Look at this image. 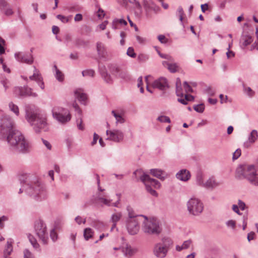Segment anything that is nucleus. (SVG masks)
Instances as JSON below:
<instances>
[{"label": "nucleus", "mask_w": 258, "mask_h": 258, "mask_svg": "<svg viewBox=\"0 0 258 258\" xmlns=\"http://www.w3.org/2000/svg\"><path fill=\"white\" fill-rule=\"evenodd\" d=\"M157 120L161 122H167L170 123L171 120L168 116L165 115H160L157 118Z\"/></svg>", "instance_id": "obj_50"}, {"label": "nucleus", "mask_w": 258, "mask_h": 258, "mask_svg": "<svg viewBox=\"0 0 258 258\" xmlns=\"http://www.w3.org/2000/svg\"><path fill=\"white\" fill-rule=\"evenodd\" d=\"M19 180L26 193L36 200L45 198L44 186L33 175L23 173L19 176Z\"/></svg>", "instance_id": "obj_1"}, {"label": "nucleus", "mask_w": 258, "mask_h": 258, "mask_svg": "<svg viewBox=\"0 0 258 258\" xmlns=\"http://www.w3.org/2000/svg\"><path fill=\"white\" fill-rule=\"evenodd\" d=\"M53 69L55 72V77L59 82H62L64 79V76L62 72L59 70L56 65H54Z\"/></svg>", "instance_id": "obj_32"}, {"label": "nucleus", "mask_w": 258, "mask_h": 258, "mask_svg": "<svg viewBox=\"0 0 258 258\" xmlns=\"http://www.w3.org/2000/svg\"><path fill=\"white\" fill-rule=\"evenodd\" d=\"M67 9L70 12H78L80 11L81 7L78 5H74L68 7Z\"/></svg>", "instance_id": "obj_51"}, {"label": "nucleus", "mask_w": 258, "mask_h": 258, "mask_svg": "<svg viewBox=\"0 0 258 258\" xmlns=\"http://www.w3.org/2000/svg\"><path fill=\"white\" fill-rule=\"evenodd\" d=\"M172 244L171 238L163 237L160 242L155 244L153 250L154 254L158 258L165 257Z\"/></svg>", "instance_id": "obj_5"}, {"label": "nucleus", "mask_w": 258, "mask_h": 258, "mask_svg": "<svg viewBox=\"0 0 258 258\" xmlns=\"http://www.w3.org/2000/svg\"><path fill=\"white\" fill-rule=\"evenodd\" d=\"M219 183L216 181L213 177H210L205 182L203 187L207 188L213 189L219 185Z\"/></svg>", "instance_id": "obj_26"}, {"label": "nucleus", "mask_w": 258, "mask_h": 258, "mask_svg": "<svg viewBox=\"0 0 258 258\" xmlns=\"http://www.w3.org/2000/svg\"><path fill=\"white\" fill-rule=\"evenodd\" d=\"M14 130L13 122L10 116L3 115L0 117V137L5 138L6 136Z\"/></svg>", "instance_id": "obj_10"}, {"label": "nucleus", "mask_w": 258, "mask_h": 258, "mask_svg": "<svg viewBox=\"0 0 258 258\" xmlns=\"http://www.w3.org/2000/svg\"><path fill=\"white\" fill-rule=\"evenodd\" d=\"M24 258H34L31 252L28 249H25L24 251Z\"/></svg>", "instance_id": "obj_59"}, {"label": "nucleus", "mask_w": 258, "mask_h": 258, "mask_svg": "<svg viewBox=\"0 0 258 258\" xmlns=\"http://www.w3.org/2000/svg\"><path fill=\"white\" fill-rule=\"evenodd\" d=\"M206 92L209 95V96H213L215 94V91L213 90L211 87H208L206 90Z\"/></svg>", "instance_id": "obj_63"}, {"label": "nucleus", "mask_w": 258, "mask_h": 258, "mask_svg": "<svg viewBox=\"0 0 258 258\" xmlns=\"http://www.w3.org/2000/svg\"><path fill=\"white\" fill-rule=\"evenodd\" d=\"M133 174L135 175L138 174L141 175L140 179L142 182L146 181L151 186H153L155 188L160 187V183L157 180L151 178L148 174L144 173L141 169L136 170L134 172Z\"/></svg>", "instance_id": "obj_12"}, {"label": "nucleus", "mask_w": 258, "mask_h": 258, "mask_svg": "<svg viewBox=\"0 0 258 258\" xmlns=\"http://www.w3.org/2000/svg\"><path fill=\"white\" fill-rule=\"evenodd\" d=\"M196 182L199 185L203 187L205 182H204L203 175L201 173L199 172L197 173Z\"/></svg>", "instance_id": "obj_45"}, {"label": "nucleus", "mask_w": 258, "mask_h": 258, "mask_svg": "<svg viewBox=\"0 0 258 258\" xmlns=\"http://www.w3.org/2000/svg\"><path fill=\"white\" fill-rule=\"evenodd\" d=\"M150 173L154 176L163 180L165 179V177L163 175L164 174V172L159 169H151L150 170Z\"/></svg>", "instance_id": "obj_29"}, {"label": "nucleus", "mask_w": 258, "mask_h": 258, "mask_svg": "<svg viewBox=\"0 0 258 258\" xmlns=\"http://www.w3.org/2000/svg\"><path fill=\"white\" fill-rule=\"evenodd\" d=\"M73 107L75 108L76 111L78 112L79 116L76 121L77 126L79 130H83L84 129V127L82 125V120L81 117L82 111L81 109L79 108L78 105L76 103H73Z\"/></svg>", "instance_id": "obj_24"}, {"label": "nucleus", "mask_w": 258, "mask_h": 258, "mask_svg": "<svg viewBox=\"0 0 258 258\" xmlns=\"http://www.w3.org/2000/svg\"><path fill=\"white\" fill-rule=\"evenodd\" d=\"M258 139V133L256 130H253L250 132L248 137V141L250 144H253Z\"/></svg>", "instance_id": "obj_30"}, {"label": "nucleus", "mask_w": 258, "mask_h": 258, "mask_svg": "<svg viewBox=\"0 0 258 258\" xmlns=\"http://www.w3.org/2000/svg\"><path fill=\"white\" fill-rule=\"evenodd\" d=\"M111 113L116 120V123H122L124 122V119L119 114L116 113L114 110L111 111Z\"/></svg>", "instance_id": "obj_43"}, {"label": "nucleus", "mask_w": 258, "mask_h": 258, "mask_svg": "<svg viewBox=\"0 0 258 258\" xmlns=\"http://www.w3.org/2000/svg\"><path fill=\"white\" fill-rule=\"evenodd\" d=\"M122 214L120 212L116 213L111 215L110 221L113 223L111 230L116 227L117 222L120 220Z\"/></svg>", "instance_id": "obj_27"}, {"label": "nucleus", "mask_w": 258, "mask_h": 258, "mask_svg": "<svg viewBox=\"0 0 258 258\" xmlns=\"http://www.w3.org/2000/svg\"><path fill=\"white\" fill-rule=\"evenodd\" d=\"M0 11L7 16H12L14 14L10 5L6 0H0Z\"/></svg>", "instance_id": "obj_19"}, {"label": "nucleus", "mask_w": 258, "mask_h": 258, "mask_svg": "<svg viewBox=\"0 0 258 258\" xmlns=\"http://www.w3.org/2000/svg\"><path fill=\"white\" fill-rule=\"evenodd\" d=\"M167 69L170 72L174 73L178 71V66L176 63L172 62L169 64L168 67H167Z\"/></svg>", "instance_id": "obj_42"}, {"label": "nucleus", "mask_w": 258, "mask_h": 258, "mask_svg": "<svg viewBox=\"0 0 258 258\" xmlns=\"http://www.w3.org/2000/svg\"><path fill=\"white\" fill-rule=\"evenodd\" d=\"M97 51L98 55L100 58H106L107 52L104 45L100 42H98L96 44Z\"/></svg>", "instance_id": "obj_23"}, {"label": "nucleus", "mask_w": 258, "mask_h": 258, "mask_svg": "<svg viewBox=\"0 0 258 258\" xmlns=\"http://www.w3.org/2000/svg\"><path fill=\"white\" fill-rule=\"evenodd\" d=\"M126 54L129 56L135 58L136 56V54L134 52V49L133 47H130L126 52Z\"/></svg>", "instance_id": "obj_54"}, {"label": "nucleus", "mask_w": 258, "mask_h": 258, "mask_svg": "<svg viewBox=\"0 0 258 258\" xmlns=\"http://www.w3.org/2000/svg\"><path fill=\"white\" fill-rule=\"evenodd\" d=\"M126 226L130 234L135 235L137 234L140 228L138 219H127Z\"/></svg>", "instance_id": "obj_13"}, {"label": "nucleus", "mask_w": 258, "mask_h": 258, "mask_svg": "<svg viewBox=\"0 0 258 258\" xmlns=\"http://www.w3.org/2000/svg\"><path fill=\"white\" fill-rule=\"evenodd\" d=\"M176 94L177 96L182 97H183V93L182 92V88L181 86V82L179 78L176 79Z\"/></svg>", "instance_id": "obj_31"}, {"label": "nucleus", "mask_w": 258, "mask_h": 258, "mask_svg": "<svg viewBox=\"0 0 258 258\" xmlns=\"http://www.w3.org/2000/svg\"><path fill=\"white\" fill-rule=\"evenodd\" d=\"M6 139L11 150L21 154L30 152V145L24 136L19 131L14 130L5 138Z\"/></svg>", "instance_id": "obj_3"}, {"label": "nucleus", "mask_w": 258, "mask_h": 258, "mask_svg": "<svg viewBox=\"0 0 258 258\" xmlns=\"http://www.w3.org/2000/svg\"><path fill=\"white\" fill-rule=\"evenodd\" d=\"M114 23H120V24L123 25H126L127 22L125 20H124L123 19H115L114 20Z\"/></svg>", "instance_id": "obj_62"}, {"label": "nucleus", "mask_w": 258, "mask_h": 258, "mask_svg": "<svg viewBox=\"0 0 258 258\" xmlns=\"http://www.w3.org/2000/svg\"><path fill=\"white\" fill-rule=\"evenodd\" d=\"M241 155V150L240 149H237L233 154V159L236 160Z\"/></svg>", "instance_id": "obj_57"}, {"label": "nucleus", "mask_w": 258, "mask_h": 258, "mask_svg": "<svg viewBox=\"0 0 258 258\" xmlns=\"http://www.w3.org/2000/svg\"><path fill=\"white\" fill-rule=\"evenodd\" d=\"M34 229L36 235L44 244H47L48 240V232L45 223L42 220L35 221Z\"/></svg>", "instance_id": "obj_8"}, {"label": "nucleus", "mask_w": 258, "mask_h": 258, "mask_svg": "<svg viewBox=\"0 0 258 258\" xmlns=\"http://www.w3.org/2000/svg\"><path fill=\"white\" fill-rule=\"evenodd\" d=\"M183 87L184 88L185 91L186 93L188 92H192L193 90L191 86L188 84L186 81L184 82L183 83Z\"/></svg>", "instance_id": "obj_53"}, {"label": "nucleus", "mask_w": 258, "mask_h": 258, "mask_svg": "<svg viewBox=\"0 0 258 258\" xmlns=\"http://www.w3.org/2000/svg\"><path fill=\"white\" fill-rule=\"evenodd\" d=\"M252 41V34L248 31H243L240 39L241 46L244 48L249 45Z\"/></svg>", "instance_id": "obj_17"}, {"label": "nucleus", "mask_w": 258, "mask_h": 258, "mask_svg": "<svg viewBox=\"0 0 258 258\" xmlns=\"http://www.w3.org/2000/svg\"><path fill=\"white\" fill-rule=\"evenodd\" d=\"M82 75L84 77H94L95 75V71L93 70H86L82 71Z\"/></svg>", "instance_id": "obj_47"}, {"label": "nucleus", "mask_w": 258, "mask_h": 258, "mask_svg": "<svg viewBox=\"0 0 258 258\" xmlns=\"http://www.w3.org/2000/svg\"><path fill=\"white\" fill-rule=\"evenodd\" d=\"M28 238L33 247L36 249L39 250L40 246L35 238L31 234L28 235Z\"/></svg>", "instance_id": "obj_33"}, {"label": "nucleus", "mask_w": 258, "mask_h": 258, "mask_svg": "<svg viewBox=\"0 0 258 258\" xmlns=\"http://www.w3.org/2000/svg\"><path fill=\"white\" fill-rule=\"evenodd\" d=\"M244 93L249 97H252L254 95V92L249 87H246L244 84L242 85Z\"/></svg>", "instance_id": "obj_39"}, {"label": "nucleus", "mask_w": 258, "mask_h": 258, "mask_svg": "<svg viewBox=\"0 0 258 258\" xmlns=\"http://www.w3.org/2000/svg\"><path fill=\"white\" fill-rule=\"evenodd\" d=\"M127 211L128 212V218L127 219H138V216L134 213L133 209L128 206L127 207Z\"/></svg>", "instance_id": "obj_44"}, {"label": "nucleus", "mask_w": 258, "mask_h": 258, "mask_svg": "<svg viewBox=\"0 0 258 258\" xmlns=\"http://www.w3.org/2000/svg\"><path fill=\"white\" fill-rule=\"evenodd\" d=\"M52 114L54 118L62 124L69 122L71 119L68 109L63 107L54 106L52 109Z\"/></svg>", "instance_id": "obj_9"}, {"label": "nucleus", "mask_w": 258, "mask_h": 258, "mask_svg": "<svg viewBox=\"0 0 258 258\" xmlns=\"http://www.w3.org/2000/svg\"><path fill=\"white\" fill-rule=\"evenodd\" d=\"M109 71L111 74L117 77L120 72V69L115 64H110L108 66Z\"/></svg>", "instance_id": "obj_34"}, {"label": "nucleus", "mask_w": 258, "mask_h": 258, "mask_svg": "<svg viewBox=\"0 0 258 258\" xmlns=\"http://www.w3.org/2000/svg\"><path fill=\"white\" fill-rule=\"evenodd\" d=\"M193 108L197 112L203 113L205 110V105L203 103H201L194 105Z\"/></svg>", "instance_id": "obj_48"}, {"label": "nucleus", "mask_w": 258, "mask_h": 258, "mask_svg": "<svg viewBox=\"0 0 258 258\" xmlns=\"http://www.w3.org/2000/svg\"><path fill=\"white\" fill-rule=\"evenodd\" d=\"M93 234V231L90 228H86L84 230V237L85 240H88L92 238Z\"/></svg>", "instance_id": "obj_35"}, {"label": "nucleus", "mask_w": 258, "mask_h": 258, "mask_svg": "<svg viewBox=\"0 0 258 258\" xmlns=\"http://www.w3.org/2000/svg\"><path fill=\"white\" fill-rule=\"evenodd\" d=\"M255 34L257 37V42H255L251 46V49H256L258 50V28H256V32Z\"/></svg>", "instance_id": "obj_60"}, {"label": "nucleus", "mask_w": 258, "mask_h": 258, "mask_svg": "<svg viewBox=\"0 0 258 258\" xmlns=\"http://www.w3.org/2000/svg\"><path fill=\"white\" fill-rule=\"evenodd\" d=\"M145 186H146V190H147V191L150 193L152 196H155V197H157L158 194L156 192V191L153 189L152 188V186L149 184L148 183H147V182H143Z\"/></svg>", "instance_id": "obj_40"}, {"label": "nucleus", "mask_w": 258, "mask_h": 258, "mask_svg": "<svg viewBox=\"0 0 258 258\" xmlns=\"http://www.w3.org/2000/svg\"><path fill=\"white\" fill-rule=\"evenodd\" d=\"M6 45V41L0 37V62L3 65V69L4 71L8 73H10V69L8 68L6 64L3 62L4 60L2 56L3 54H5V46Z\"/></svg>", "instance_id": "obj_20"}, {"label": "nucleus", "mask_w": 258, "mask_h": 258, "mask_svg": "<svg viewBox=\"0 0 258 258\" xmlns=\"http://www.w3.org/2000/svg\"><path fill=\"white\" fill-rule=\"evenodd\" d=\"M14 93L16 96L19 97H25L27 96L36 97L38 96L36 93L32 92V89L27 86L15 87L14 89Z\"/></svg>", "instance_id": "obj_11"}, {"label": "nucleus", "mask_w": 258, "mask_h": 258, "mask_svg": "<svg viewBox=\"0 0 258 258\" xmlns=\"http://www.w3.org/2000/svg\"><path fill=\"white\" fill-rule=\"evenodd\" d=\"M149 59V56L145 54H140L138 56V60L140 62H145Z\"/></svg>", "instance_id": "obj_52"}, {"label": "nucleus", "mask_w": 258, "mask_h": 258, "mask_svg": "<svg viewBox=\"0 0 258 258\" xmlns=\"http://www.w3.org/2000/svg\"><path fill=\"white\" fill-rule=\"evenodd\" d=\"M153 87L161 91H165L169 87L168 80L166 78L160 77L155 80L153 83Z\"/></svg>", "instance_id": "obj_16"}, {"label": "nucleus", "mask_w": 258, "mask_h": 258, "mask_svg": "<svg viewBox=\"0 0 258 258\" xmlns=\"http://www.w3.org/2000/svg\"><path fill=\"white\" fill-rule=\"evenodd\" d=\"M92 225L93 227L98 230H100L104 227V224L102 222L98 221H94L92 222Z\"/></svg>", "instance_id": "obj_49"}, {"label": "nucleus", "mask_w": 258, "mask_h": 258, "mask_svg": "<svg viewBox=\"0 0 258 258\" xmlns=\"http://www.w3.org/2000/svg\"><path fill=\"white\" fill-rule=\"evenodd\" d=\"M25 113L26 120L36 133L38 134L48 130L46 118L38 113L34 109V106L30 105H26Z\"/></svg>", "instance_id": "obj_2"}, {"label": "nucleus", "mask_w": 258, "mask_h": 258, "mask_svg": "<svg viewBox=\"0 0 258 258\" xmlns=\"http://www.w3.org/2000/svg\"><path fill=\"white\" fill-rule=\"evenodd\" d=\"M56 18L63 23H67L69 21V18L61 15H58Z\"/></svg>", "instance_id": "obj_55"}, {"label": "nucleus", "mask_w": 258, "mask_h": 258, "mask_svg": "<svg viewBox=\"0 0 258 258\" xmlns=\"http://www.w3.org/2000/svg\"><path fill=\"white\" fill-rule=\"evenodd\" d=\"M83 19V16L81 14H77L75 15L74 20L76 22H79L82 21Z\"/></svg>", "instance_id": "obj_64"}, {"label": "nucleus", "mask_w": 258, "mask_h": 258, "mask_svg": "<svg viewBox=\"0 0 258 258\" xmlns=\"http://www.w3.org/2000/svg\"><path fill=\"white\" fill-rule=\"evenodd\" d=\"M106 134L108 136L107 139L115 142H121L124 137L123 133L118 130H107Z\"/></svg>", "instance_id": "obj_15"}, {"label": "nucleus", "mask_w": 258, "mask_h": 258, "mask_svg": "<svg viewBox=\"0 0 258 258\" xmlns=\"http://www.w3.org/2000/svg\"><path fill=\"white\" fill-rule=\"evenodd\" d=\"M117 78H119L125 80H128L131 79L129 73L124 70H120Z\"/></svg>", "instance_id": "obj_38"}, {"label": "nucleus", "mask_w": 258, "mask_h": 258, "mask_svg": "<svg viewBox=\"0 0 258 258\" xmlns=\"http://www.w3.org/2000/svg\"><path fill=\"white\" fill-rule=\"evenodd\" d=\"M146 220L144 222L143 230L144 232L148 234L158 235L161 233L162 228L159 221L155 218L147 219L145 216Z\"/></svg>", "instance_id": "obj_7"}, {"label": "nucleus", "mask_w": 258, "mask_h": 258, "mask_svg": "<svg viewBox=\"0 0 258 258\" xmlns=\"http://www.w3.org/2000/svg\"><path fill=\"white\" fill-rule=\"evenodd\" d=\"M94 200L96 203L100 204L102 207L104 205L108 207L111 206L112 200L107 199V196L101 194L100 192H98L96 194Z\"/></svg>", "instance_id": "obj_18"}, {"label": "nucleus", "mask_w": 258, "mask_h": 258, "mask_svg": "<svg viewBox=\"0 0 258 258\" xmlns=\"http://www.w3.org/2000/svg\"><path fill=\"white\" fill-rule=\"evenodd\" d=\"M0 82L3 84L5 90L9 88L10 82L3 75L0 76Z\"/></svg>", "instance_id": "obj_41"}, {"label": "nucleus", "mask_w": 258, "mask_h": 258, "mask_svg": "<svg viewBox=\"0 0 258 258\" xmlns=\"http://www.w3.org/2000/svg\"><path fill=\"white\" fill-rule=\"evenodd\" d=\"M184 15V13L182 8L181 6L178 7L176 12V15L179 16V20L182 24H183L182 21L183 19Z\"/></svg>", "instance_id": "obj_46"}, {"label": "nucleus", "mask_w": 258, "mask_h": 258, "mask_svg": "<svg viewBox=\"0 0 258 258\" xmlns=\"http://www.w3.org/2000/svg\"><path fill=\"white\" fill-rule=\"evenodd\" d=\"M159 41L162 43H166L168 40L166 38L165 36L163 35H159L158 36Z\"/></svg>", "instance_id": "obj_61"}, {"label": "nucleus", "mask_w": 258, "mask_h": 258, "mask_svg": "<svg viewBox=\"0 0 258 258\" xmlns=\"http://www.w3.org/2000/svg\"><path fill=\"white\" fill-rule=\"evenodd\" d=\"M75 95L82 104H85L87 99V95L85 93L82 92L80 90H77L75 92Z\"/></svg>", "instance_id": "obj_28"}, {"label": "nucleus", "mask_w": 258, "mask_h": 258, "mask_svg": "<svg viewBox=\"0 0 258 258\" xmlns=\"http://www.w3.org/2000/svg\"><path fill=\"white\" fill-rule=\"evenodd\" d=\"M226 224L228 227H231L233 229H235L236 226L235 221L232 220L227 221Z\"/></svg>", "instance_id": "obj_58"}, {"label": "nucleus", "mask_w": 258, "mask_h": 258, "mask_svg": "<svg viewBox=\"0 0 258 258\" xmlns=\"http://www.w3.org/2000/svg\"><path fill=\"white\" fill-rule=\"evenodd\" d=\"M176 177L181 181H186L189 179L190 174L187 170L182 169L176 173Z\"/></svg>", "instance_id": "obj_21"}, {"label": "nucleus", "mask_w": 258, "mask_h": 258, "mask_svg": "<svg viewBox=\"0 0 258 258\" xmlns=\"http://www.w3.org/2000/svg\"><path fill=\"white\" fill-rule=\"evenodd\" d=\"M34 72L33 75L29 77V79L31 80H35L36 82L37 81H40L41 80V77H42L40 74L39 73V71L36 69L35 67H34Z\"/></svg>", "instance_id": "obj_36"}, {"label": "nucleus", "mask_w": 258, "mask_h": 258, "mask_svg": "<svg viewBox=\"0 0 258 258\" xmlns=\"http://www.w3.org/2000/svg\"><path fill=\"white\" fill-rule=\"evenodd\" d=\"M187 210L189 215L194 216H199L203 212L204 204L198 198H190L186 203Z\"/></svg>", "instance_id": "obj_6"}, {"label": "nucleus", "mask_w": 258, "mask_h": 258, "mask_svg": "<svg viewBox=\"0 0 258 258\" xmlns=\"http://www.w3.org/2000/svg\"><path fill=\"white\" fill-rule=\"evenodd\" d=\"M50 238H51V239L53 241H55L57 239V235L56 233V232L55 231V230L53 229H52L51 231H50Z\"/></svg>", "instance_id": "obj_56"}, {"label": "nucleus", "mask_w": 258, "mask_h": 258, "mask_svg": "<svg viewBox=\"0 0 258 258\" xmlns=\"http://www.w3.org/2000/svg\"><path fill=\"white\" fill-rule=\"evenodd\" d=\"M14 56L16 59L20 62L31 64L34 61L33 55L31 53L18 52L15 53Z\"/></svg>", "instance_id": "obj_14"}, {"label": "nucleus", "mask_w": 258, "mask_h": 258, "mask_svg": "<svg viewBox=\"0 0 258 258\" xmlns=\"http://www.w3.org/2000/svg\"><path fill=\"white\" fill-rule=\"evenodd\" d=\"M10 110L13 112L17 116L19 115V109L18 106L15 104L13 102H11L9 104Z\"/></svg>", "instance_id": "obj_37"}, {"label": "nucleus", "mask_w": 258, "mask_h": 258, "mask_svg": "<svg viewBox=\"0 0 258 258\" xmlns=\"http://www.w3.org/2000/svg\"><path fill=\"white\" fill-rule=\"evenodd\" d=\"M121 251L127 257L132 256L136 252L135 249L133 248L131 245L128 244H126L125 247H121Z\"/></svg>", "instance_id": "obj_25"}, {"label": "nucleus", "mask_w": 258, "mask_h": 258, "mask_svg": "<svg viewBox=\"0 0 258 258\" xmlns=\"http://www.w3.org/2000/svg\"><path fill=\"white\" fill-rule=\"evenodd\" d=\"M236 176H243L251 184L258 186V170L253 165H240L236 171Z\"/></svg>", "instance_id": "obj_4"}, {"label": "nucleus", "mask_w": 258, "mask_h": 258, "mask_svg": "<svg viewBox=\"0 0 258 258\" xmlns=\"http://www.w3.org/2000/svg\"><path fill=\"white\" fill-rule=\"evenodd\" d=\"M99 72L102 78L106 83L110 84L112 82V79L110 74L107 72L106 68L104 66L99 68Z\"/></svg>", "instance_id": "obj_22"}]
</instances>
